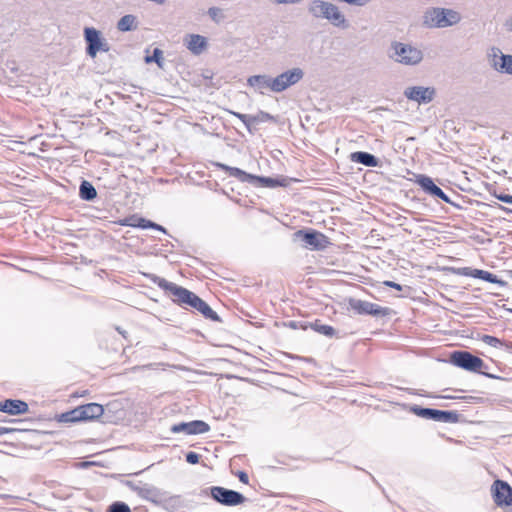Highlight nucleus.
<instances>
[{
  "label": "nucleus",
  "mask_w": 512,
  "mask_h": 512,
  "mask_svg": "<svg viewBox=\"0 0 512 512\" xmlns=\"http://www.w3.org/2000/svg\"><path fill=\"white\" fill-rule=\"evenodd\" d=\"M84 40L86 42V54L95 58L97 53L100 52V44L103 40L101 32L94 27H85Z\"/></svg>",
  "instance_id": "f3484780"
},
{
  "label": "nucleus",
  "mask_w": 512,
  "mask_h": 512,
  "mask_svg": "<svg viewBox=\"0 0 512 512\" xmlns=\"http://www.w3.org/2000/svg\"><path fill=\"white\" fill-rule=\"evenodd\" d=\"M310 327L317 333L330 338L334 337L337 334L336 330L332 326L322 324L320 320H316L315 322L310 323Z\"/></svg>",
  "instance_id": "c85d7f7f"
},
{
  "label": "nucleus",
  "mask_w": 512,
  "mask_h": 512,
  "mask_svg": "<svg viewBox=\"0 0 512 512\" xmlns=\"http://www.w3.org/2000/svg\"><path fill=\"white\" fill-rule=\"evenodd\" d=\"M350 159L352 162L359 163L367 167H377L379 164V159L376 156L365 151L351 153Z\"/></svg>",
  "instance_id": "5701e85b"
},
{
  "label": "nucleus",
  "mask_w": 512,
  "mask_h": 512,
  "mask_svg": "<svg viewBox=\"0 0 512 512\" xmlns=\"http://www.w3.org/2000/svg\"><path fill=\"white\" fill-rule=\"evenodd\" d=\"M82 422L92 421L101 417L104 413V408L98 403H88L78 406Z\"/></svg>",
  "instance_id": "412c9836"
},
{
  "label": "nucleus",
  "mask_w": 512,
  "mask_h": 512,
  "mask_svg": "<svg viewBox=\"0 0 512 512\" xmlns=\"http://www.w3.org/2000/svg\"><path fill=\"white\" fill-rule=\"evenodd\" d=\"M126 485L134 491L140 498L159 506L162 497L164 496L165 490H162L156 486L150 484L137 485L133 482L128 481Z\"/></svg>",
  "instance_id": "ddd939ff"
},
{
  "label": "nucleus",
  "mask_w": 512,
  "mask_h": 512,
  "mask_svg": "<svg viewBox=\"0 0 512 512\" xmlns=\"http://www.w3.org/2000/svg\"><path fill=\"white\" fill-rule=\"evenodd\" d=\"M453 272L460 276L475 278L474 269L470 267L453 268Z\"/></svg>",
  "instance_id": "e433bc0d"
},
{
  "label": "nucleus",
  "mask_w": 512,
  "mask_h": 512,
  "mask_svg": "<svg viewBox=\"0 0 512 512\" xmlns=\"http://www.w3.org/2000/svg\"><path fill=\"white\" fill-rule=\"evenodd\" d=\"M499 208H500L501 210L505 211L506 213H510V214H512V209H510V208L504 207V206H502V205H499Z\"/></svg>",
  "instance_id": "8fccbe9b"
},
{
  "label": "nucleus",
  "mask_w": 512,
  "mask_h": 512,
  "mask_svg": "<svg viewBox=\"0 0 512 512\" xmlns=\"http://www.w3.org/2000/svg\"><path fill=\"white\" fill-rule=\"evenodd\" d=\"M506 275L512 279V269L511 270H507L506 272Z\"/></svg>",
  "instance_id": "3c124183"
},
{
  "label": "nucleus",
  "mask_w": 512,
  "mask_h": 512,
  "mask_svg": "<svg viewBox=\"0 0 512 512\" xmlns=\"http://www.w3.org/2000/svg\"><path fill=\"white\" fill-rule=\"evenodd\" d=\"M491 495L499 507H512V487L504 480L497 479L491 486Z\"/></svg>",
  "instance_id": "f8f14e48"
},
{
  "label": "nucleus",
  "mask_w": 512,
  "mask_h": 512,
  "mask_svg": "<svg viewBox=\"0 0 512 512\" xmlns=\"http://www.w3.org/2000/svg\"><path fill=\"white\" fill-rule=\"evenodd\" d=\"M79 196L82 200L93 201L97 197V191L90 182L83 180L79 187Z\"/></svg>",
  "instance_id": "bb28decb"
},
{
  "label": "nucleus",
  "mask_w": 512,
  "mask_h": 512,
  "mask_svg": "<svg viewBox=\"0 0 512 512\" xmlns=\"http://www.w3.org/2000/svg\"><path fill=\"white\" fill-rule=\"evenodd\" d=\"M302 0H273L276 4H296L301 2Z\"/></svg>",
  "instance_id": "c03bdc74"
},
{
  "label": "nucleus",
  "mask_w": 512,
  "mask_h": 512,
  "mask_svg": "<svg viewBox=\"0 0 512 512\" xmlns=\"http://www.w3.org/2000/svg\"><path fill=\"white\" fill-rule=\"evenodd\" d=\"M199 495L211 496L217 503L229 507L238 506L247 501V498L242 493L221 486L202 489Z\"/></svg>",
  "instance_id": "423d86ee"
},
{
  "label": "nucleus",
  "mask_w": 512,
  "mask_h": 512,
  "mask_svg": "<svg viewBox=\"0 0 512 512\" xmlns=\"http://www.w3.org/2000/svg\"><path fill=\"white\" fill-rule=\"evenodd\" d=\"M308 12L315 18L328 20L333 26L347 29L349 23L339 8L330 2L313 0L308 5Z\"/></svg>",
  "instance_id": "7ed1b4c3"
},
{
  "label": "nucleus",
  "mask_w": 512,
  "mask_h": 512,
  "mask_svg": "<svg viewBox=\"0 0 512 512\" xmlns=\"http://www.w3.org/2000/svg\"><path fill=\"white\" fill-rule=\"evenodd\" d=\"M145 276L159 288L163 289L175 304L184 308H193L210 321L222 322L220 316L194 292L155 274H145Z\"/></svg>",
  "instance_id": "f257e3e1"
},
{
  "label": "nucleus",
  "mask_w": 512,
  "mask_h": 512,
  "mask_svg": "<svg viewBox=\"0 0 512 512\" xmlns=\"http://www.w3.org/2000/svg\"><path fill=\"white\" fill-rule=\"evenodd\" d=\"M481 340L485 344H487L491 347H495V348L503 345V342L499 338H497L495 336H491V335H483Z\"/></svg>",
  "instance_id": "c9c22d12"
},
{
  "label": "nucleus",
  "mask_w": 512,
  "mask_h": 512,
  "mask_svg": "<svg viewBox=\"0 0 512 512\" xmlns=\"http://www.w3.org/2000/svg\"><path fill=\"white\" fill-rule=\"evenodd\" d=\"M304 77V71L301 68H292L286 70L273 78V86L275 93H280L288 89L289 87L297 84Z\"/></svg>",
  "instance_id": "9d476101"
},
{
  "label": "nucleus",
  "mask_w": 512,
  "mask_h": 512,
  "mask_svg": "<svg viewBox=\"0 0 512 512\" xmlns=\"http://www.w3.org/2000/svg\"><path fill=\"white\" fill-rule=\"evenodd\" d=\"M215 166L225 171L230 177H234L238 179L242 183H249L256 187H285L287 185V180L285 178H272L266 176H258L254 174L247 173L246 171L237 168L231 167L223 163H215Z\"/></svg>",
  "instance_id": "f03ea898"
},
{
  "label": "nucleus",
  "mask_w": 512,
  "mask_h": 512,
  "mask_svg": "<svg viewBox=\"0 0 512 512\" xmlns=\"http://www.w3.org/2000/svg\"><path fill=\"white\" fill-rule=\"evenodd\" d=\"M140 217H136V216H132V217H127V218H124L123 220L120 221V224L122 226H129V227H135V228H138V225H136L137 223V220L139 219Z\"/></svg>",
  "instance_id": "4c0bfd02"
},
{
  "label": "nucleus",
  "mask_w": 512,
  "mask_h": 512,
  "mask_svg": "<svg viewBox=\"0 0 512 512\" xmlns=\"http://www.w3.org/2000/svg\"><path fill=\"white\" fill-rule=\"evenodd\" d=\"M107 512H131V509L126 503L116 501L108 507Z\"/></svg>",
  "instance_id": "72a5a7b5"
},
{
  "label": "nucleus",
  "mask_w": 512,
  "mask_h": 512,
  "mask_svg": "<svg viewBox=\"0 0 512 512\" xmlns=\"http://www.w3.org/2000/svg\"><path fill=\"white\" fill-rule=\"evenodd\" d=\"M491 66L500 73L512 75V55L503 54L499 48L491 49Z\"/></svg>",
  "instance_id": "2eb2a0df"
},
{
  "label": "nucleus",
  "mask_w": 512,
  "mask_h": 512,
  "mask_svg": "<svg viewBox=\"0 0 512 512\" xmlns=\"http://www.w3.org/2000/svg\"><path fill=\"white\" fill-rule=\"evenodd\" d=\"M116 330L119 334H121L124 338L127 337V331L123 330L121 327H116Z\"/></svg>",
  "instance_id": "09e8293b"
},
{
  "label": "nucleus",
  "mask_w": 512,
  "mask_h": 512,
  "mask_svg": "<svg viewBox=\"0 0 512 512\" xmlns=\"http://www.w3.org/2000/svg\"><path fill=\"white\" fill-rule=\"evenodd\" d=\"M494 196L501 202H504L507 204H512V195H508V194H504V193H500V194L494 193Z\"/></svg>",
  "instance_id": "ea45409f"
},
{
  "label": "nucleus",
  "mask_w": 512,
  "mask_h": 512,
  "mask_svg": "<svg viewBox=\"0 0 512 512\" xmlns=\"http://www.w3.org/2000/svg\"><path fill=\"white\" fill-rule=\"evenodd\" d=\"M273 78L269 75H252L247 79V84L254 88L258 93L264 94L265 89H270L272 92H275V88L273 86Z\"/></svg>",
  "instance_id": "6ab92c4d"
},
{
  "label": "nucleus",
  "mask_w": 512,
  "mask_h": 512,
  "mask_svg": "<svg viewBox=\"0 0 512 512\" xmlns=\"http://www.w3.org/2000/svg\"><path fill=\"white\" fill-rule=\"evenodd\" d=\"M185 458L189 464L195 465L199 463L200 455L194 451H190L186 454Z\"/></svg>",
  "instance_id": "58836bf2"
},
{
  "label": "nucleus",
  "mask_w": 512,
  "mask_h": 512,
  "mask_svg": "<svg viewBox=\"0 0 512 512\" xmlns=\"http://www.w3.org/2000/svg\"><path fill=\"white\" fill-rule=\"evenodd\" d=\"M294 236L313 249L320 250L325 247L326 236L315 230H298Z\"/></svg>",
  "instance_id": "dca6fc26"
},
{
  "label": "nucleus",
  "mask_w": 512,
  "mask_h": 512,
  "mask_svg": "<svg viewBox=\"0 0 512 512\" xmlns=\"http://www.w3.org/2000/svg\"><path fill=\"white\" fill-rule=\"evenodd\" d=\"M410 411L420 418L433 420L441 423H457L459 421L460 416L457 411L424 408L418 405L411 406Z\"/></svg>",
  "instance_id": "6e6552de"
},
{
  "label": "nucleus",
  "mask_w": 512,
  "mask_h": 512,
  "mask_svg": "<svg viewBox=\"0 0 512 512\" xmlns=\"http://www.w3.org/2000/svg\"><path fill=\"white\" fill-rule=\"evenodd\" d=\"M100 51L108 52L109 51V44L106 42L105 39L102 40V43L100 44Z\"/></svg>",
  "instance_id": "49530a36"
},
{
  "label": "nucleus",
  "mask_w": 512,
  "mask_h": 512,
  "mask_svg": "<svg viewBox=\"0 0 512 512\" xmlns=\"http://www.w3.org/2000/svg\"><path fill=\"white\" fill-rule=\"evenodd\" d=\"M450 362L456 367L462 368L464 370L470 372H480L481 369L485 366L484 361L478 357L473 355L472 353L465 350L454 351L450 355ZM483 375L489 378H495L494 375L482 372Z\"/></svg>",
  "instance_id": "0eeeda50"
},
{
  "label": "nucleus",
  "mask_w": 512,
  "mask_h": 512,
  "mask_svg": "<svg viewBox=\"0 0 512 512\" xmlns=\"http://www.w3.org/2000/svg\"><path fill=\"white\" fill-rule=\"evenodd\" d=\"M404 96L418 104H428L433 101L436 90L434 87L411 86L404 90Z\"/></svg>",
  "instance_id": "4468645a"
},
{
  "label": "nucleus",
  "mask_w": 512,
  "mask_h": 512,
  "mask_svg": "<svg viewBox=\"0 0 512 512\" xmlns=\"http://www.w3.org/2000/svg\"><path fill=\"white\" fill-rule=\"evenodd\" d=\"M159 506L168 512H176L183 507L182 498L180 495H170L165 491Z\"/></svg>",
  "instance_id": "4be33fe9"
},
{
  "label": "nucleus",
  "mask_w": 512,
  "mask_h": 512,
  "mask_svg": "<svg viewBox=\"0 0 512 512\" xmlns=\"http://www.w3.org/2000/svg\"><path fill=\"white\" fill-rule=\"evenodd\" d=\"M207 46V40L204 36L198 34L189 35L187 48L194 54L199 55Z\"/></svg>",
  "instance_id": "b1692460"
},
{
  "label": "nucleus",
  "mask_w": 512,
  "mask_h": 512,
  "mask_svg": "<svg viewBox=\"0 0 512 512\" xmlns=\"http://www.w3.org/2000/svg\"><path fill=\"white\" fill-rule=\"evenodd\" d=\"M461 21L459 12L440 7H432L425 11L423 24L428 28H446L458 24Z\"/></svg>",
  "instance_id": "39448f33"
},
{
  "label": "nucleus",
  "mask_w": 512,
  "mask_h": 512,
  "mask_svg": "<svg viewBox=\"0 0 512 512\" xmlns=\"http://www.w3.org/2000/svg\"><path fill=\"white\" fill-rule=\"evenodd\" d=\"M474 275H475L476 279H481V280L489 282V283L497 284L501 287L508 286V283L506 281L498 278L497 275H495L489 271H485V270H481V269H474Z\"/></svg>",
  "instance_id": "a878e982"
},
{
  "label": "nucleus",
  "mask_w": 512,
  "mask_h": 512,
  "mask_svg": "<svg viewBox=\"0 0 512 512\" xmlns=\"http://www.w3.org/2000/svg\"><path fill=\"white\" fill-rule=\"evenodd\" d=\"M286 326L292 328V329H298V328H301V329H304L306 330L307 329V325L306 324H302L301 322L299 321H294V320H291L289 321Z\"/></svg>",
  "instance_id": "a19ab883"
},
{
  "label": "nucleus",
  "mask_w": 512,
  "mask_h": 512,
  "mask_svg": "<svg viewBox=\"0 0 512 512\" xmlns=\"http://www.w3.org/2000/svg\"><path fill=\"white\" fill-rule=\"evenodd\" d=\"M384 284L387 287L393 288V289L398 290V291H402V286L400 284L396 283V282L385 281Z\"/></svg>",
  "instance_id": "37998d69"
},
{
  "label": "nucleus",
  "mask_w": 512,
  "mask_h": 512,
  "mask_svg": "<svg viewBox=\"0 0 512 512\" xmlns=\"http://www.w3.org/2000/svg\"><path fill=\"white\" fill-rule=\"evenodd\" d=\"M210 430L208 423L202 420H193L190 422H181L171 427L173 433L184 432L187 435L204 434Z\"/></svg>",
  "instance_id": "a211bd4d"
},
{
  "label": "nucleus",
  "mask_w": 512,
  "mask_h": 512,
  "mask_svg": "<svg viewBox=\"0 0 512 512\" xmlns=\"http://www.w3.org/2000/svg\"><path fill=\"white\" fill-rule=\"evenodd\" d=\"M57 421L60 423L82 422L78 407H76L70 411L61 413L60 415L57 416Z\"/></svg>",
  "instance_id": "cd10ccee"
},
{
  "label": "nucleus",
  "mask_w": 512,
  "mask_h": 512,
  "mask_svg": "<svg viewBox=\"0 0 512 512\" xmlns=\"http://www.w3.org/2000/svg\"><path fill=\"white\" fill-rule=\"evenodd\" d=\"M254 126L268 121H275V117L268 112L260 110L257 114L253 115Z\"/></svg>",
  "instance_id": "473e14b6"
},
{
  "label": "nucleus",
  "mask_w": 512,
  "mask_h": 512,
  "mask_svg": "<svg viewBox=\"0 0 512 512\" xmlns=\"http://www.w3.org/2000/svg\"><path fill=\"white\" fill-rule=\"evenodd\" d=\"M387 55L392 61L404 66H416L423 60V52L410 43L392 41Z\"/></svg>",
  "instance_id": "20e7f679"
},
{
  "label": "nucleus",
  "mask_w": 512,
  "mask_h": 512,
  "mask_svg": "<svg viewBox=\"0 0 512 512\" xmlns=\"http://www.w3.org/2000/svg\"><path fill=\"white\" fill-rule=\"evenodd\" d=\"M28 410V404L22 400L6 399L0 402V411L10 415H21L28 412Z\"/></svg>",
  "instance_id": "aec40b11"
},
{
  "label": "nucleus",
  "mask_w": 512,
  "mask_h": 512,
  "mask_svg": "<svg viewBox=\"0 0 512 512\" xmlns=\"http://www.w3.org/2000/svg\"><path fill=\"white\" fill-rule=\"evenodd\" d=\"M229 113L232 114L233 116L237 117L239 120H241L249 133L252 134L254 132L255 126H254L253 115L243 114V113H239V112H235V111H229Z\"/></svg>",
  "instance_id": "c756f323"
},
{
  "label": "nucleus",
  "mask_w": 512,
  "mask_h": 512,
  "mask_svg": "<svg viewBox=\"0 0 512 512\" xmlns=\"http://www.w3.org/2000/svg\"><path fill=\"white\" fill-rule=\"evenodd\" d=\"M238 478H239V481L244 483V484H248L249 482V477H248V474L244 471H239L238 474H237Z\"/></svg>",
  "instance_id": "79ce46f5"
},
{
  "label": "nucleus",
  "mask_w": 512,
  "mask_h": 512,
  "mask_svg": "<svg viewBox=\"0 0 512 512\" xmlns=\"http://www.w3.org/2000/svg\"><path fill=\"white\" fill-rule=\"evenodd\" d=\"M509 312L512 313V309H509Z\"/></svg>",
  "instance_id": "603ef678"
},
{
  "label": "nucleus",
  "mask_w": 512,
  "mask_h": 512,
  "mask_svg": "<svg viewBox=\"0 0 512 512\" xmlns=\"http://www.w3.org/2000/svg\"><path fill=\"white\" fill-rule=\"evenodd\" d=\"M116 27L121 32L136 30L138 27L137 17L133 14H126L118 20Z\"/></svg>",
  "instance_id": "393cba45"
},
{
  "label": "nucleus",
  "mask_w": 512,
  "mask_h": 512,
  "mask_svg": "<svg viewBox=\"0 0 512 512\" xmlns=\"http://www.w3.org/2000/svg\"><path fill=\"white\" fill-rule=\"evenodd\" d=\"M15 431H16V429H14V428L0 426V436H3L5 434H9V433H13Z\"/></svg>",
  "instance_id": "a18cd8bd"
},
{
  "label": "nucleus",
  "mask_w": 512,
  "mask_h": 512,
  "mask_svg": "<svg viewBox=\"0 0 512 512\" xmlns=\"http://www.w3.org/2000/svg\"><path fill=\"white\" fill-rule=\"evenodd\" d=\"M146 63L155 62L159 68H163L164 59H163V51L160 48H155L152 52V55L145 56Z\"/></svg>",
  "instance_id": "2f4dec72"
},
{
  "label": "nucleus",
  "mask_w": 512,
  "mask_h": 512,
  "mask_svg": "<svg viewBox=\"0 0 512 512\" xmlns=\"http://www.w3.org/2000/svg\"><path fill=\"white\" fill-rule=\"evenodd\" d=\"M208 15L216 23H219L220 21H222L224 19V15H223L222 9H220L218 7H211V8H209L208 9Z\"/></svg>",
  "instance_id": "f704fd0d"
},
{
  "label": "nucleus",
  "mask_w": 512,
  "mask_h": 512,
  "mask_svg": "<svg viewBox=\"0 0 512 512\" xmlns=\"http://www.w3.org/2000/svg\"><path fill=\"white\" fill-rule=\"evenodd\" d=\"M414 182L429 196L441 199L445 203L453 204L450 197L435 184L431 177L425 174H416Z\"/></svg>",
  "instance_id": "9b49d317"
},
{
  "label": "nucleus",
  "mask_w": 512,
  "mask_h": 512,
  "mask_svg": "<svg viewBox=\"0 0 512 512\" xmlns=\"http://www.w3.org/2000/svg\"><path fill=\"white\" fill-rule=\"evenodd\" d=\"M348 305L358 315L385 317L390 313V308L388 307H382L378 304L356 298H349Z\"/></svg>",
  "instance_id": "1a4fd4ad"
},
{
  "label": "nucleus",
  "mask_w": 512,
  "mask_h": 512,
  "mask_svg": "<svg viewBox=\"0 0 512 512\" xmlns=\"http://www.w3.org/2000/svg\"><path fill=\"white\" fill-rule=\"evenodd\" d=\"M136 225H138V228H142V229H154V230H158V231H161L163 233H167V230L165 227L151 221V220H148V219H145V218H139L137 220V223Z\"/></svg>",
  "instance_id": "7c9ffc66"
},
{
  "label": "nucleus",
  "mask_w": 512,
  "mask_h": 512,
  "mask_svg": "<svg viewBox=\"0 0 512 512\" xmlns=\"http://www.w3.org/2000/svg\"><path fill=\"white\" fill-rule=\"evenodd\" d=\"M506 30L512 32V17L505 22Z\"/></svg>",
  "instance_id": "de8ad7c7"
}]
</instances>
